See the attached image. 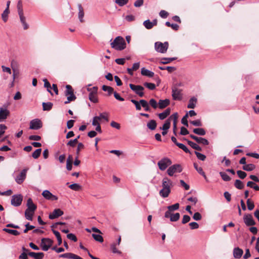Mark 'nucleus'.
I'll list each match as a JSON object with an SVG mask.
<instances>
[{
	"label": "nucleus",
	"instance_id": "nucleus-18",
	"mask_svg": "<svg viewBox=\"0 0 259 259\" xmlns=\"http://www.w3.org/2000/svg\"><path fill=\"white\" fill-rule=\"evenodd\" d=\"M243 253V251L242 249L238 247H235L233 249V254L235 258L239 259L241 257Z\"/></svg>",
	"mask_w": 259,
	"mask_h": 259
},
{
	"label": "nucleus",
	"instance_id": "nucleus-57",
	"mask_svg": "<svg viewBox=\"0 0 259 259\" xmlns=\"http://www.w3.org/2000/svg\"><path fill=\"white\" fill-rule=\"evenodd\" d=\"M179 208V204L178 203H175L173 205L168 206L167 209L170 211L178 209Z\"/></svg>",
	"mask_w": 259,
	"mask_h": 259
},
{
	"label": "nucleus",
	"instance_id": "nucleus-35",
	"mask_svg": "<svg viewBox=\"0 0 259 259\" xmlns=\"http://www.w3.org/2000/svg\"><path fill=\"white\" fill-rule=\"evenodd\" d=\"M171 119L170 117L168 118L163 124L162 127L160 128L162 131H167L170 126Z\"/></svg>",
	"mask_w": 259,
	"mask_h": 259
},
{
	"label": "nucleus",
	"instance_id": "nucleus-40",
	"mask_svg": "<svg viewBox=\"0 0 259 259\" xmlns=\"http://www.w3.org/2000/svg\"><path fill=\"white\" fill-rule=\"evenodd\" d=\"M187 143L189 144V145H190L194 149H195L198 151H201V148L197 144L189 140L187 141Z\"/></svg>",
	"mask_w": 259,
	"mask_h": 259
},
{
	"label": "nucleus",
	"instance_id": "nucleus-17",
	"mask_svg": "<svg viewBox=\"0 0 259 259\" xmlns=\"http://www.w3.org/2000/svg\"><path fill=\"white\" fill-rule=\"evenodd\" d=\"M157 24V20L156 19H154L152 21H150V20L148 19L143 22V25L147 29H152L154 26H156Z\"/></svg>",
	"mask_w": 259,
	"mask_h": 259
},
{
	"label": "nucleus",
	"instance_id": "nucleus-51",
	"mask_svg": "<svg viewBox=\"0 0 259 259\" xmlns=\"http://www.w3.org/2000/svg\"><path fill=\"white\" fill-rule=\"evenodd\" d=\"M149 105H150L154 109H156L158 107V103L154 99H151L149 100Z\"/></svg>",
	"mask_w": 259,
	"mask_h": 259
},
{
	"label": "nucleus",
	"instance_id": "nucleus-48",
	"mask_svg": "<svg viewBox=\"0 0 259 259\" xmlns=\"http://www.w3.org/2000/svg\"><path fill=\"white\" fill-rule=\"evenodd\" d=\"M43 81H44V87L47 89V91L51 95H53L52 92L51 91V87L50 82L48 81L47 79H44Z\"/></svg>",
	"mask_w": 259,
	"mask_h": 259
},
{
	"label": "nucleus",
	"instance_id": "nucleus-36",
	"mask_svg": "<svg viewBox=\"0 0 259 259\" xmlns=\"http://www.w3.org/2000/svg\"><path fill=\"white\" fill-rule=\"evenodd\" d=\"M34 212V211L26 209L25 211V216L26 219L28 220L32 221Z\"/></svg>",
	"mask_w": 259,
	"mask_h": 259
},
{
	"label": "nucleus",
	"instance_id": "nucleus-16",
	"mask_svg": "<svg viewBox=\"0 0 259 259\" xmlns=\"http://www.w3.org/2000/svg\"><path fill=\"white\" fill-rule=\"evenodd\" d=\"M190 137L191 138L196 141L198 144H201L203 145H208L209 144L208 140L205 138L198 137L192 134L190 135Z\"/></svg>",
	"mask_w": 259,
	"mask_h": 259
},
{
	"label": "nucleus",
	"instance_id": "nucleus-37",
	"mask_svg": "<svg viewBox=\"0 0 259 259\" xmlns=\"http://www.w3.org/2000/svg\"><path fill=\"white\" fill-rule=\"evenodd\" d=\"M177 58L172 57V58H162L161 59L160 63L163 64H168L175 60H176Z\"/></svg>",
	"mask_w": 259,
	"mask_h": 259
},
{
	"label": "nucleus",
	"instance_id": "nucleus-50",
	"mask_svg": "<svg viewBox=\"0 0 259 259\" xmlns=\"http://www.w3.org/2000/svg\"><path fill=\"white\" fill-rule=\"evenodd\" d=\"M90 100L93 103L98 102V98L97 94H93V93H90L89 95Z\"/></svg>",
	"mask_w": 259,
	"mask_h": 259
},
{
	"label": "nucleus",
	"instance_id": "nucleus-28",
	"mask_svg": "<svg viewBox=\"0 0 259 259\" xmlns=\"http://www.w3.org/2000/svg\"><path fill=\"white\" fill-rule=\"evenodd\" d=\"M78 18L81 22H82L83 21V18L84 16V12H83V9L81 6V4L78 5Z\"/></svg>",
	"mask_w": 259,
	"mask_h": 259
},
{
	"label": "nucleus",
	"instance_id": "nucleus-58",
	"mask_svg": "<svg viewBox=\"0 0 259 259\" xmlns=\"http://www.w3.org/2000/svg\"><path fill=\"white\" fill-rule=\"evenodd\" d=\"M248 209L249 210H252L254 207V205L253 202L251 201L250 199H248L246 201Z\"/></svg>",
	"mask_w": 259,
	"mask_h": 259
},
{
	"label": "nucleus",
	"instance_id": "nucleus-59",
	"mask_svg": "<svg viewBox=\"0 0 259 259\" xmlns=\"http://www.w3.org/2000/svg\"><path fill=\"white\" fill-rule=\"evenodd\" d=\"M195 154H196L197 157L198 159H199L200 160L204 161L206 159V156L204 154L199 153L197 151H195Z\"/></svg>",
	"mask_w": 259,
	"mask_h": 259
},
{
	"label": "nucleus",
	"instance_id": "nucleus-32",
	"mask_svg": "<svg viewBox=\"0 0 259 259\" xmlns=\"http://www.w3.org/2000/svg\"><path fill=\"white\" fill-rule=\"evenodd\" d=\"M18 14H19V16L20 17V21L23 25L24 29H28V25H27V24L26 22L25 17L24 16L23 13Z\"/></svg>",
	"mask_w": 259,
	"mask_h": 259
},
{
	"label": "nucleus",
	"instance_id": "nucleus-31",
	"mask_svg": "<svg viewBox=\"0 0 259 259\" xmlns=\"http://www.w3.org/2000/svg\"><path fill=\"white\" fill-rule=\"evenodd\" d=\"M170 119L173 120V131L177 130V122L178 119V113H175L170 116Z\"/></svg>",
	"mask_w": 259,
	"mask_h": 259
},
{
	"label": "nucleus",
	"instance_id": "nucleus-5",
	"mask_svg": "<svg viewBox=\"0 0 259 259\" xmlns=\"http://www.w3.org/2000/svg\"><path fill=\"white\" fill-rule=\"evenodd\" d=\"M183 170V168L180 164H176L171 165L167 170V173L169 176H172L175 173L181 172Z\"/></svg>",
	"mask_w": 259,
	"mask_h": 259
},
{
	"label": "nucleus",
	"instance_id": "nucleus-8",
	"mask_svg": "<svg viewBox=\"0 0 259 259\" xmlns=\"http://www.w3.org/2000/svg\"><path fill=\"white\" fill-rule=\"evenodd\" d=\"M23 200V197L21 194L14 195L12 197L11 204L14 206H20Z\"/></svg>",
	"mask_w": 259,
	"mask_h": 259
},
{
	"label": "nucleus",
	"instance_id": "nucleus-20",
	"mask_svg": "<svg viewBox=\"0 0 259 259\" xmlns=\"http://www.w3.org/2000/svg\"><path fill=\"white\" fill-rule=\"evenodd\" d=\"M27 208L26 209L34 211L36 209V206L33 202L31 198H29L27 201Z\"/></svg>",
	"mask_w": 259,
	"mask_h": 259
},
{
	"label": "nucleus",
	"instance_id": "nucleus-21",
	"mask_svg": "<svg viewBox=\"0 0 259 259\" xmlns=\"http://www.w3.org/2000/svg\"><path fill=\"white\" fill-rule=\"evenodd\" d=\"M170 104L169 99L160 100L158 102V107L160 109H163L168 106Z\"/></svg>",
	"mask_w": 259,
	"mask_h": 259
},
{
	"label": "nucleus",
	"instance_id": "nucleus-44",
	"mask_svg": "<svg viewBox=\"0 0 259 259\" xmlns=\"http://www.w3.org/2000/svg\"><path fill=\"white\" fill-rule=\"evenodd\" d=\"M3 231L8 233L12 234L14 236H18L20 234V233L16 230H12V229H7V228H4L3 229Z\"/></svg>",
	"mask_w": 259,
	"mask_h": 259
},
{
	"label": "nucleus",
	"instance_id": "nucleus-56",
	"mask_svg": "<svg viewBox=\"0 0 259 259\" xmlns=\"http://www.w3.org/2000/svg\"><path fill=\"white\" fill-rule=\"evenodd\" d=\"M180 214L179 212H177L175 214H172V216L170 219V221L171 222H176L178 221L180 219Z\"/></svg>",
	"mask_w": 259,
	"mask_h": 259
},
{
	"label": "nucleus",
	"instance_id": "nucleus-49",
	"mask_svg": "<svg viewBox=\"0 0 259 259\" xmlns=\"http://www.w3.org/2000/svg\"><path fill=\"white\" fill-rule=\"evenodd\" d=\"M41 152V149L39 148L35 150L32 154V156L34 159L38 158Z\"/></svg>",
	"mask_w": 259,
	"mask_h": 259
},
{
	"label": "nucleus",
	"instance_id": "nucleus-63",
	"mask_svg": "<svg viewBox=\"0 0 259 259\" xmlns=\"http://www.w3.org/2000/svg\"><path fill=\"white\" fill-rule=\"evenodd\" d=\"M237 174L238 177L242 179H244L247 176L246 173L242 170H237Z\"/></svg>",
	"mask_w": 259,
	"mask_h": 259
},
{
	"label": "nucleus",
	"instance_id": "nucleus-2",
	"mask_svg": "<svg viewBox=\"0 0 259 259\" xmlns=\"http://www.w3.org/2000/svg\"><path fill=\"white\" fill-rule=\"evenodd\" d=\"M66 90L65 92V95L67 97V101L64 102L65 104H68L71 101H74L76 98V96L74 95L73 90L71 85H66Z\"/></svg>",
	"mask_w": 259,
	"mask_h": 259
},
{
	"label": "nucleus",
	"instance_id": "nucleus-3",
	"mask_svg": "<svg viewBox=\"0 0 259 259\" xmlns=\"http://www.w3.org/2000/svg\"><path fill=\"white\" fill-rule=\"evenodd\" d=\"M154 47L157 52L165 53L168 49V43L166 41L164 43L157 41L155 43Z\"/></svg>",
	"mask_w": 259,
	"mask_h": 259
},
{
	"label": "nucleus",
	"instance_id": "nucleus-10",
	"mask_svg": "<svg viewBox=\"0 0 259 259\" xmlns=\"http://www.w3.org/2000/svg\"><path fill=\"white\" fill-rule=\"evenodd\" d=\"M243 221L247 226H253L255 225V222L253 219L251 214H245L243 217Z\"/></svg>",
	"mask_w": 259,
	"mask_h": 259
},
{
	"label": "nucleus",
	"instance_id": "nucleus-24",
	"mask_svg": "<svg viewBox=\"0 0 259 259\" xmlns=\"http://www.w3.org/2000/svg\"><path fill=\"white\" fill-rule=\"evenodd\" d=\"M171 192L170 189L169 188H162L159 191V195L163 198H166L168 196Z\"/></svg>",
	"mask_w": 259,
	"mask_h": 259
},
{
	"label": "nucleus",
	"instance_id": "nucleus-60",
	"mask_svg": "<svg viewBox=\"0 0 259 259\" xmlns=\"http://www.w3.org/2000/svg\"><path fill=\"white\" fill-rule=\"evenodd\" d=\"M165 25L168 27H170L175 30H177L179 29V25L177 24H170L169 22H166Z\"/></svg>",
	"mask_w": 259,
	"mask_h": 259
},
{
	"label": "nucleus",
	"instance_id": "nucleus-61",
	"mask_svg": "<svg viewBox=\"0 0 259 259\" xmlns=\"http://www.w3.org/2000/svg\"><path fill=\"white\" fill-rule=\"evenodd\" d=\"M144 85L151 90H153L155 89V85L153 83L145 82Z\"/></svg>",
	"mask_w": 259,
	"mask_h": 259
},
{
	"label": "nucleus",
	"instance_id": "nucleus-34",
	"mask_svg": "<svg viewBox=\"0 0 259 259\" xmlns=\"http://www.w3.org/2000/svg\"><path fill=\"white\" fill-rule=\"evenodd\" d=\"M193 132L195 134H197L199 136H204L206 134V132L204 129L202 128H194L193 130Z\"/></svg>",
	"mask_w": 259,
	"mask_h": 259
},
{
	"label": "nucleus",
	"instance_id": "nucleus-27",
	"mask_svg": "<svg viewBox=\"0 0 259 259\" xmlns=\"http://www.w3.org/2000/svg\"><path fill=\"white\" fill-rule=\"evenodd\" d=\"M196 102L197 99L196 98H191L189 101V103L187 105V108L194 109L196 106Z\"/></svg>",
	"mask_w": 259,
	"mask_h": 259
},
{
	"label": "nucleus",
	"instance_id": "nucleus-9",
	"mask_svg": "<svg viewBox=\"0 0 259 259\" xmlns=\"http://www.w3.org/2000/svg\"><path fill=\"white\" fill-rule=\"evenodd\" d=\"M42 122L40 120L38 119H35L32 120L30 122L29 128L37 130L40 128L42 127Z\"/></svg>",
	"mask_w": 259,
	"mask_h": 259
},
{
	"label": "nucleus",
	"instance_id": "nucleus-13",
	"mask_svg": "<svg viewBox=\"0 0 259 259\" xmlns=\"http://www.w3.org/2000/svg\"><path fill=\"white\" fill-rule=\"evenodd\" d=\"M42 196L46 199L49 200H57L58 198L52 194L49 190H45L42 193Z\"/></svg>",
	"mask_w": 259,
	"mask_h": 259
},
{
	"label": "nucleus",
	"instance_id": "nucleus-12",
	"mask_svg": "<svg viewBox=\"0 0 259 259\" xmlns=\"http://www.w3.org/2000/svg\"><path fill=\"white\" fill-rule=\"evenodd\" d=\"M27 169H23L20 174L15 178V181L18 184H22L26 179Z\"/></svg>",
	"mask_w": 259,
	"mask_h": 259
},
{
	"label": "nucleus",
	"instance_id": "nucleus-15",
	"mask_svg": "<svg viewBox=\"0 0 259 259\" xmlns=\"http://www.w3.org/2000/svg\"><path fill=\"white\" fill-rule=\"evenodd\" d=\"M63 211L60 208H57L53 210V211L49 214V218L51 220H53L56 218L62 215L63 214Z\"/></svg>",
	"mask_w": 259,
	"mask_h": 259
},
{
	"label": "nucleus",
	"instance_id": "nucleus-54",
	"mask_svg": "<svg viewBox=\"0 0 259 259\" xmlns=\"http://www.w3.org/2000/svg\"><path fill=\"white\" fill-rule=\"evenodd\" d=\"M177 146L180 149H182L184 151H185L187 153H190V150L188 148L183 144L180 143L177 144Z\"/></svg>",
	"mask_w": 259,
	"mask_h": 259
},
{
	"label": "nucleus",
	"instance_id": "nucleus-29",
	"mask_svg": "<svg viewBox=\"0 0 259 259\" xmlns=\"http://www.w3.org/2000/svg\"><path fill=\"white\" fill-rule=\"evenodd\" d=\"M96 119H99L98 117H94L93 118V121H92V125L94 126H96V131L101 133L102 132L101 127L99 122H97L96 121Z\"/></svg>",
	"mask_w": 259,
	"mask_h": 259
},
{
	"label": "nucleus",
	"instance_id": "nucleus-45",
	"mask_svg": "<svg viewBox=\"0 0 259 259\" xmlns=\"http://www.w3.org/2000/svg\"><path fill=\"white\" fill-rule=\"evenodd\" d=\"M235 187L238 189H242L244 188V184L239 180H236L234 183Z\"/></svg>",
	"mask_w": 259,
	"mask_h": 259
},
{
	"label": "nucleus",
	"instance_id": "nucleus-62",
	"mask_svg": "<svg viewBox=\"0 0 259 259\" xmlns=\"http://www.w3.org/2000/svg\"><path fill=\"white\" fill-rule=\"evenodd\" d=\"M128 2V0H115V3L120 7L127 4Z\"/></svg>",
	"mask_w": 259,
	"mask_h": 259
},
{
	"label": "nucleus",
	"instance_id": "nucleus-30",
	"mask_svg": "<svg viewBox=\"0 0 259 259\" xmlns=\"http://www.w3.org/2000/svg\"><path fill=\"white\" fill-rule=\"evenodd\" d=\"M194 167L200 175H202L205 180L207 179V177L205 175V174L203 171V169L201 167H199L198 165L195 163H194Z\"/></svg>",
	"mask_w": 259,
	"mask_h": 259
},
{
	"label": "nucleus",
	"instance_id": "nucleus-53",
	"mask_svg": "<svg viewBox=\"0 0 259 259\" xmlns=\"http://www.w3.org/2000/svg\"><path fill=\"white\" fill-rule=\"evenodd\" d=\"M220 176H221L222 179L224 181H230L231 180V178H230V177L226 174L225 173V172H222V171H221L220 172Z\"/></svg>",
	"mask_w": 259,
	"mask_h": 259
},
{
	"label": "nucleus",
	"instance_id": "nucleus-43",
	"mask_svg": "<svg viewBox=\"0 0 259 259\" xmlns=\"http://www.w3.org/2000/svg\"><path fill=\"white\" fill-rule=\"evenodd\" d=\"M102 90L105 92H107L109 95H110L111 94H112L114 91L113 88L106 85H103L102 86Z\"/></svg>",
	"mask_w": 259,
	"mask_h": 259
},
{
	"label": "nucleus",
	"instance_id": "nucleus-38",
	"mask_svg": "<svg viewBox=\"0 0 259 259\" xmlns=\"http://www.w3.org/2000/svg\"><path fill=\"white\" fill-rule=\"evenodd\" d=\"M53 107V104L51 102H44L42 103V108L44 111H49Z\"/></svg>",
	"mask_w": 259,
	"mask_h": 259
},
{
	"label": "nucleus",
	"instance_id": "nucleus-22",
	"mask_svg": "<svg viewBox=\"0 0 259 259\" xmlns=\"http://www.w3.org/2000/svg\"><path fill=\"white\" fill-rule=\"evenodd\" d=\"M28 255L34 259H42L44 256V253L43 252H29Z\"/></svg>",
	"mask_w": 259,
	"mask_h": 259
},
{
	"label": "nucleus",
	"instance_id": "nucleus-39",
	"mask_svg": "<svg viewBox=\"0 0 259 259\" xmlns=\"http://www.w3.org/2000/svg\"><path fill=\"white\" fill-rule=\"evenodd\" d=\"M255 166L253 164H248L243 166L242 168L246 171H251L254 169Z\"/></svg>",
	"mask_w": 259,
	"mask_h": 259
},
{
	"label": "nucleus",
	"instance_id": "nucleus-41",
	"mask_svg": "<svg viewBox=\"0 0 259 259\" xmlns=\"http://www.w3.org/2000/svg\"><path fill=\"white\" fill-rule=\"evenodd\" d=\"M141 103H142V106L144 108V110L146 111H150V108L148 102L145 100H141Z\"/></svg>",
	"mask_w": 259,
	"mask_h": 259
},
{
	"label": "nucleus",
	"instance_id": "nucleus-46",
	"mask_svg": "<svg viewBox=\"0 0 259 259\" xmlns=\"http://www.w3.org/2000/svg\"><path fill=\"white\" fill-rule=\"evenodd\" d=\"M159 69H160L161 70H167L168 71V72L169 73L172 72L176 69V68L175 67H172V66H167V67L159 66Z\"/></svg>",
	"mask_w": 259,
	"mask_h": 259
},
{
	"label": "nucleus",
	"instance_id": "nucleus-23",
	"mask_svg": "<svg viewBox=\"0 0 259 259\" xmlns=\"http://www.w3.org/2000/svg\"><path fill=\"white\" fill-rule=\"evenodd\" d=\"M170 113V109L169 108L165 109L163 112L159 113L158 116L160 119L163 120L166 118Z\"/></svg>",
	"mask_w": 259,
	"mask_h": 259
},
{
	"label": "nucleus",
	"instance_id": "nucleus-26",
	"mask_svg": "<svg viewBox=\"0 0 259 259\" xmlns=\"http://www.w3.org/2000/svg\"><path fill=\"white\" fill-rule=\"evenodd\" d=\"M141 74L144 76H148L149 77H152L154 75V73L153 72L150 71L145 68H142L141 69Z\"/></svg>",
	"mask_w": 259,
	"mask_h": 259
},
{
	"label": "nucleus",
	"instance_id": "nucleus-25",
	"mask_svg": "<svg viewBox=\"0 0 259 259\" xmlns=\"http://www.w3.org/2000/svg\"><path fill=\"white\" fill-rule=\"evenodd\" d=\"M108 113L107 112H103L100 114L99 116H96L94 117H98L99 119H96V121L97 122H99V121H101V119H104L106 121H109L108 118Z\"/></svg>",
	"mask_w": 259,
	"mask_h": 259
},
{
	"label": "nucleus",
	"instance_id": "nucleus-19",
	"mask_svg": "<svg viewBox=\"0 0 259 259\" xmlns=\"http://www.w3.org/2000/svg\"><path fill=\"white\" fill-rule=\"evenodd\" d=\"M172 182L167 177H165L162 180V188L170 189L172 187Z\"/></svg>",
	"mask_w": 259,
	"mask_h": 259
},
{
	"label": "nucleus",
	"instance_id": "nucleus-55",
	"mask_svg": "<svg viewBox=\"0 0 259 259\" xmlns=\"http://www.w3.org/2000/svg\"><path fill=\"white\" fill-rule=\"evenodd\" d=\"M69 187L74 191H79L81 189V186L76 183L71 184Z\"/></svg>",
	"mask_w": 259,
	"mask_h": 259
},
{
	"label": "nucleus",
	"instance_id": "nucleus-7",
	"mask_svg": "<svg viewBox=\"0 0 259 259\" xmlns=\"http://www.w3.org/2000/svg\"><path fill=\"white\" fill-rule=\"evenodd\" d=\"M53 241L49 238H42L41 240L40 246L44 251H48L52 245Z\"/></svg>",
	"mask_w": 259,
	"mask_h": 259
},
{
	"label": "nucleus",
	"instance_id": "nucleus-64",
	"mask_svg": "<svg viewBox=\"0 0 259 259\" xmlns=\"http://www.w3.org/2000/svg\"><path fill=\"white\" fill-rule=\"evenodd\" d=\"M190 123L193 124L196 126H202V123L200 119H197L196 120L191 121Z\"/></svg>",
	"mask_w": 259,
	"mask_h": 259
},
{
	"label": "nucleus",
	"instance_id": "nucleus-1",
	"mask_svg": "<svg viewBox=\"0 0 259 259\" xmlns=\"http://www.w3.org/2000/svg\"><path fill=\"white\" fill-rule=\"evenodd\" d=\"M111 46L117 51H121L126 48V43L122 37L118 36L111 43Z\"/></svg>",
	"mask_w": 259,
	"mask_h": 259
},
{
	"label": "nucleus",
	"instance_id": "nucleus-11",
	"mask_svg": "<svg viewBox=\"0 0 259 259\" xmlns=\"http://www.w3.org/2000/svg\"><path fill=\"white\" fill-rule=\"evenodd\" d=\"M172 97L175 100H181L182 98L181 90L176 87L172 88Z\"/></svg>",
	"mask_w": 259,
	"mask_h": 259
},
{
	"label": "nucleus",
	"instance_id": "nucleus-6",
	"mask_svg": "<svg viewBox=\"0 0 259 259\" xmlns=\"http://www.w3.org/2000/svg\"><path fill=\"white\" fill-rule=\"evenodd\" d=\"M131 89L135 92V94L138 95L140 97H143L144 95L143 91L144 90V87L140 85H135L132 83H130L129 85Z\"/></svg>",
	"mask_w": 259,
	"mask_h": 259
},
{
	"label": "nucleus",
	"instance_id": "nucleus-4",
	"mask_svg": "<svg viewBox=\"0 0 259 259\" xmlns=\"http://www.w3.org/2000/svg\"><path fill=\"white\" fill-rule=\"evenodd\" d=\"M171 163L172 162L170 159L165 157L159 160L157 164L159 168L161 170H164L168 167V166L170 165Z\"/></svg>",
	"mask_w": 259,
	"mask_h": 259
},
{
	"label": "nucleus",
	"instance_id": "nucleus-47",
	"mask_svg": "<svg viewBox=\"0 0 259 259\" xmlns=\"http://www.w3.org/2000/svg\"><path fill=\"white\" fill-rule=\"evenodd\" d=\"M9 13V10L8 9H6L2 14V18L3 20L6 22L8 20V14Z\"/></svg>",
	"mask_w": 259,
	"mask_h": 259
},
{
	"label": "nucleus",
	"instance_id": "nucleus-42",
	"mask_svg": "<svg viewBox=\"0 0 259 259\" xmlns=\"http://www.w3.org/2000/svg\"><path fill=\"white\" fill-rule=\"evenodd\" d=\"M131 102L133 103L136 107V109L137 110H141L142 103H141V100L139 101H137L134 99H132L131 100Z\"/></svg>",
	"mask_w": 259,
	"mask_h": 259
},
{
	"label": "nucleus",
	"instance_id": "nucleus-14",
	"mask_svg": "<svg viewBox=\"0 0 259 259\" xmlns=\"http://www.w3.org/2000/svg\"><path fill=\"white\" fill-rule=\"evenodd\" d=\"M10 114V111L7 109V107L0 108V121L6 119Z\"/></svg>",
	"mask_w": 259,
	"mask_h": 259
},
{
	"label": "nucleus",
	"instance_id": "nucleus-52",
	"mask_svg": "<svg viewBox=\"0 0 259 259\" xmlns=\"http://www.w3.org/2000/svg\"><path fill=\"white\" fill-rule=\"evenodd\" d=\"M92 236L96 241L101 243L103 242V238L101 235L93 234Z\"/></svg>",
	"mask_w": 259,
	"mask_h": 259
},
{
	"label": "nucleus",
	"instance_id": "nucleus-33",
	"mask_svg": "<svg viewBox=\"0 0 259 259\" xmlns=\"http://www.w3.org/2000/svg\"><path fill=\"white\" fill-rule=\"evenodd\" d=\"M147 127L151 130H154L157 126V123L155 120H150L147 124Z\"/></svg>",
	"mask_w": 259,
	"mask_h": 259
}]
</instances>
